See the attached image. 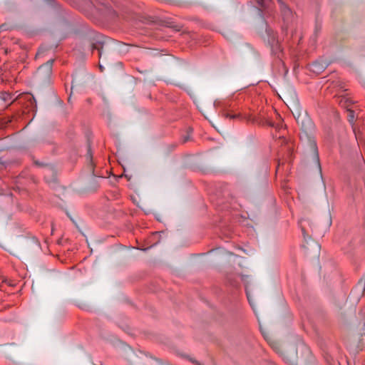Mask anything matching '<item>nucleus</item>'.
<instances>
[{
	"label": "nucleus",
	"mask_w": 365,
	"mask_h": 365,
	"mask_svg": "<svg viewBox=\"0 0 365 365\" xmlns=\"http://www.w3.org/2000/svg\"><path fill=\"white\" fill-rule=\"evenodd\" d=\"M258 5L261 7L259 9V13L261 16H262V9H266L269 8L271 0H255Z\"/></svg>",
	"instance_id": "6e6552de"
},
{
	"label": "nucleus",
	"mask_w": 365,
	"mask_h": 365,
	"mask_svg": "<svg viewBox=\"0 0 365 365\" xmlns=\"http://www.w3.org/2000/svg\"><path fill=\"white\" fill-rule=\"evenodd\" d=\"M302 132L300 133V139L304 142L307 148V155L308 158L313 162L319 171L320 176H322V168L319 161L318 148L313 133L314 130V125L312 120L305 116L301 121Z\"/></svg>",
	"instance_id": "f257e3e1"
},
{
	"label": "nucleus",
	"mask_w": 365,
	"mask_h": 365,
	"mask_svg": "<svg viewBox=\"0 0 365 365\" xmlns=\"http://www.w3.org/2000/svg\"><path fill=\"white\" fill-rule=\"evenodd\" d=\"M269 43H270L271 46L272 47V49H274L276 48V49L279 50V46L278 45V41L277 40L275 35L274 34L272 35L270 39H269Z\"/></svg>",
	"instance_id": "9b49d317"
},
{
	"label": "nucleus",
	"mask_w": 365,
	"mask_h": 365,
	"mask_svg": "<svg viewBox=\"0 0 365 365\" xmlns=\"http://www.w3.org/2000/svg\"><path fill=\"white\" fill-rule=\"evenodd\" d=\"M230 105H228L227 103L223 104L221 113L222 115L225 117V118L229 119H237V118H241V114L240 113H231V111L230 110Z\"/></svg>",
	"instance_id": "39448f33"
},
{
	"label": "nucleus",
	"mask_w": 365,
	"mask_h": 365,
	"mask_svg": "<svg viewBox=\"0 0 365 365\" xmlns=\"http://www.w3.org/2000/svg\"><path fill=\"white\" fill-rule=\"evenodd\" d=\"M302 232L304 238L306 240L307 239V234H306V232H305V230H304V227H302ZM307 237H309V236L307 235Z\"/></svg>",
	"instance_id": "dca6fc26"
},
{
	"label": "nucleus",
	"mask_w": 365,
	"mask_h": 365,
	"mask_svg": "<svg viewBox=\"0 0 365 365\" xmlns=\"http://www.w3.org/2000/svg\"><path fill=\"white\" fill-rule=\"evenodd\" d=\"M280 4L281 10L284 13V15L289 16L291 14V10L282 2V0H277Z\"/></svg>",
	"instance_id": "9d476101"
},
{
	"label": "nucleus",
	"mask_w": 365,
	"mask_h": 365,
	"mask_svg": "<svg viewBox=\"0 0 365 365\" xmlns=\"http://www.w3.org/2000/svg\"><path fill=\"white\" fill-rule=\"evenodd\" d=\"M267 31L268 35H269V36H271V34H270V33H269V32L271 31H270V29H267Z\"/></svg>",
	"instance_id": "a211bd4d"
},
{
	"label": "nucleus",
	"mask_w": 365,
	"mask_h": 365,
	"mask_svg": "<svg viewBox=\"0 0 365 365\" xmlns=\"http://www.w3.org/2000/svg\"><path fill=\"white\" fill-rule=\"evenodd\" d=\"M73 6L81 10H85L91 7L92 3L91 0H70Z\"/></svg>",
	"instance_id": "423d86ee"
},
{
	"label": "nucleus",
	"mask_w": 365,
	"mask_h": 365,
	"mask_svg": "<svg viewBox=\"0 0 365 365\" xmlns=\"http://www.w3.org/2000/svg\"><path fill=\"white\" fill-rule=\"evenodd\" d=\"M279 167H280V163H279V164H278V166H277V171H278V170H279Z\"/></svg>",
	"instance_id": "6ab92c4d"
},
{
	"label": "nucleus",
	"mask_w": 365,
	"mask_h": 365,
	"mask_svg": "<svg viewBox=\"0 0 365 365\" xmlns=\"http://www.w3.org/2000/svg\"><path fill=\"white\" fill-rule=\"evenodd\" d=\"M4 99L5 101H6V100H11V95H10V94L7 93V94H6V96H4Z\"/></svg>",
	"instance_id": "2eb2a0df"
},
{
	"label": "nucleus",
	"mask_w": 365,
	"mask_h": 365,
	"mask_svg": "<svg viewBox=\"0 0 365 365\" xmlns=\"http://www.w3.org/2000/svg\"><path fill=\"white\" fill-rule=\"evenodd\" d=\"M99 66H100L101 71H103V66L101 65H100Z\"/></svg>",
	"instance_id": "aec40b11"
},
{
	"label": "nucleus",
	"mask_w": 365,
	"mask_h": 365,
	"mask_svg": "<svg viewBox=\"0 0 365 365\" xmlns=\"http://www.w3.org/2000/svg\"><path fill=\"white\" fill-rule=\"evenodd\" d=\"M245 289H246V294H247V299H248L250 305L253 307H254V302H253L252 296L250 292L248 290L247 287H246Z\"/></svg>",
	"instance_id": "4468645a"
},
{
	"label": "nucleus",
	"mask_w": 365,
	"mask_h": 365,
	"mask_svg": "<svg viewBox=\"0 0 365 365\" xmlns=\"http://www.w3.org/2000/svg\"><path fill=\"white\" fill-rule=\"evenodd\" d=\"M326 67L327 64L325 63H319L318 61H315L310 65L311 71L314 73H321Z\"/></svg>",
	"instance_id": "0eeeda50"
},
{
	"label": "nucleus",
	"mask_w": 365,
	"mask_h": 365,
	"mask_svg": "<svg viewBox=\"0 0 365 365\" xmlns=\"http://www.w3.org/2000/svg\"><path fill=\"white\" fill-rule=\"evenodd\" d=\"M53 61H54L53 59L48 60L44 65H43L38 68V71L39 72L42 68H45L47 69L48 73L50 74Z\"/></svg>",
	"instance_id": "1a4fd4ad"
},
{
	"label": "nucleus",
	"mask_w": 365,
	"mask_h": 365,
	"mask_svg": "<svg viewBox=\"0 0 365 365\" xmlns=\"http://www.w3.org/2000/svg\"><path fill=\"white\" fill-rule=\"evenodd\" d=\"M99 9L105 14V16L112 20L118 17L117 11L106 3L102 4V8H100Z\"/></svg>",
	"instance_id": "20e7f679"
},
{
	"label": "nucleus",
	"mask_w": 365,
	"mask_h": 365,
	"mask_svg": "<svg viewBox=\"0 0 365 365\" xmlns=\"http://www.w3.org/2000/svg\"><path fill=\"white\" fill-rule=\"evenodd\" d=\"M78 305L81 308H83V309H84V308H86V307H87V306H86V304H84V306H81V305H80V304H78Z\"/></svg>",
	"instance_id": "f3484780"
},
{
	"label": "nucleus",
	"mask_w": 365,
	"mask_h": 365,
	"mask_svg": "<svg viewBox=\"0 0 365 365\" xmlns=\"http://www.w3.org/2000/svg\"><path fill=\"white\" fill-rule=\"evenodd\" d=\"M91 48L92 50L96 49L98 51L100 58L102 56V49L105 44V37L100 34L93 33L91 36Z\"/></svg>",
	"instance_id": "7ed1b4c3"
},
{
	"label": "nucleus",
	"mask_w": 365,
	"mask_h": 365,
	"mask_svg": "<svg viewBox=\"0 0 365 365\" xmlns=\"http://www.w3.org/2000/svg\"><path fill=\"white\" fill-rule=\"evenodd\" d=\"M354 112L351 110H348V120L351 124H353L354 122Z\"/></svg>",
	"instance_id": "ddd939ff"
},
{
	"label": "nucleus",
	"mask_w": 365,
	"mask_h": 365,
	"mask_svg": "<svg viewBox=\"0 0 365 365\" xmlns=\"http://www.w3.org/2000/svg\"><path fill=\"white\" fill-rule=\"evenodd\" d=\"M192 133V129L191 128H188L187 130V134L183 135L182 138V143H186L190 140Z\"/></svg>",
	"instance_id": "f8f14e48"
},
{
	"label": "nucleus",
	"mask_w": 365,
	"mask_h": 365,
	"mask_svg": "<svg viewBox=\"0 0 365 365\" xmlns=\"http://www.w3.org/2000/svg\"><path fill=\"white\" fill-rule=\"evenodd\" d=\"M270 326L264 324L259 323V329L262 334L266 341L269 344L272 348L277 352H279L280 345L277 341L272 339L271 331L269 330Z\"/></svg>",
	"instance_id": "f03ea898"
}]
</instances>
